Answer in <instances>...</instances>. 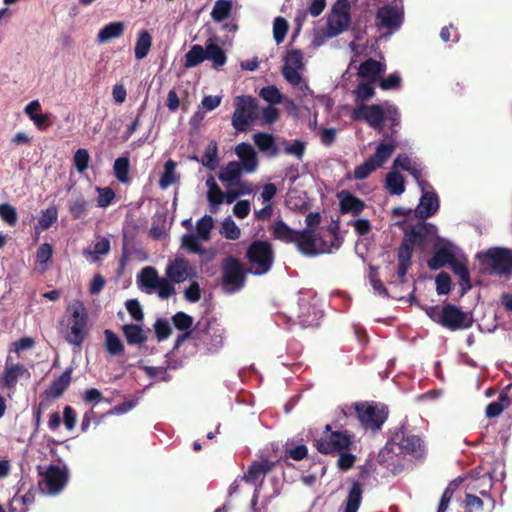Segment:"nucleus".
<instances>
[{
    "mask_svg": "<svg viewBox=\"0 0 512 512\" xmlns=\"http://www.w3.org/2000/svg\"><path fill=\"white\" fill-rule=\"evenodd\" d=\"M105 342L104 346L106 351L112 356L123 354L124 345L118 335L110 329L104 330Z\"/></svg>",
    "mask_w": 512,
    "mask_h": 512,
    "instance_id": "35",
    "label": "nucleus"
},
{
    "mask_svg": "<svg viewBox=\"0 0 512 512\" xmlns=\"http://www.w3.org/2000/svg\"><path fill=\"white\" fill-rule=\"evenodd\" d=\"M154 330L158 341H163L167 339L172 332L169 323L162 318L156 320L154 324Z\"/></svg>",
    "mask_w": 512,
    "mask_h": 512,
    "instance_id": "64",
    "label": "nucleus"
},
{
    "mask_svg": "<svg viewBox=\"0 0 512 512\" xmlns=\"http://www.w3.org/2000/svg\"><path fill=\"white\" fill-rule=\"evenodd\" d=\"M73 368L68 367L58 378L54 379L44 391L46 398L57 399L63 395L71 383Z\"/></svg>",
    "mask_w": 512,
    "mask_h": 512,
    "instance_id": "21",
    "label": "nucleus"
},
{
    "mask_svg": "<svg viewBox=\"0 0 512 512\" xmlns=\"http://www.w3.org/2000/svg\"><path fill=\"white\" fill-rule=\"evenodd\" d=\"M259 96L269 103V105H275L279 104L283 100V96L279 89L276 86H266L263 87L260 92Z\"/></svg>",
    "mask_w": 512,
    "mask_h": 512,
    "instance_id": "51",
    "label": "nucleus"
},
{
    "mask_svg": "<svg viewBox=\"0 0 512 512\" xmlns=\"http://www.w3.org/2000/svg\"><path fill=\"white\" fill-rule=\"evenodd\" d=\"M232 116V126L239 132H245L258 118V103L252 96H237Z\"/></svg>",
    "mask_w": 512,
    "mask_h": 512,
    "instance_id": "9",
    "label": "nucleus"
},
{
    "mask_svg": "<svg viewBox=\"0 0 512 512\" xmlns=\"http://www.w3.org/2000/svg\"><path fill=\"white\" fill-rule=\"evenodd\" d=\"M396 143L394 141L389 143H380L376 151L369 158L373 160V162L380 167L389 157L392 155L394 150L396 149Z\"/></svg>",
    "mask_w": 512,
    "mask_h": 512,
    "instance_id": "40",
    "label": "nucleus"
},
{
    "mask_svg": "<svg viewBox=\"0 0 512 512\" xmlns=\"http://www.w3.org/2000/svg\"><path fill=\"white\" fill-rule=\"evenodd\" d=\"M385 69V64L373 58H369L360 64L358 75L362 78L368 79L370 82H376L378 80V76L384 73Z\"/></svg>",
    "mask_w": 512,
    "mask_h": 512,
    "instance_id": "27",
    "label": "nucleus"
},
{
    "mask_svg": "<svg viewBox=\"0 0 512 512\" xmlns=\"http://www.w3.org/2000/svg\"><path fill=\"white\" fill-rule=\"evenodd\" d=\"M455 254L449 244L435 247L433 256L428 260L427 265L431 270H438L454 261Z\"/></svg>",
    "mask_w": 512,
    "mask_h": 512,
    "instance_id": "23",
    "label": "nucleus"
},
{
    "mask_svg": "<svg viewBox=\"0 0 512 512\" xmlns=\"http://www.w3.org/2000/svg\"><path fill=\"white\" fill-rule=\"evenodd\" d=\"M254 143L260 151L268 152L271 151L272 155L277 154V147L275 146V140L273 135L259 132L254 135Z\"/></svg>",
    "mask_w": 512,
    "mask_h": 512,
    "instance_id": "43",
    "label": "nucleus"
},
{
    "mask_svg": "<svg viewBox=\"0 0 512 512\" xmlns=\"http://www.w3.org/2000/svg\"><path fill=\"white\" fill-rule=\"evenodd\" d=\"M58 219V210L55 206L48 207L41 211L38 219V227L41 230H48Z\"/></svg>",
    "mask_w": 512,
    "mask_h": 512,
    "instance_id": "46",
    "label": "nucleus"
},
{
    "mask_svg": "<svg viewBox=\"0 0 512 512\" xmlns=\"http://www.w3.org/2000/svg\"><path fill=\"white\" fill-rule=\"evenodd\" d=\"M187 339L194 340L195 347L203 350L205 354H214L223 346L221 330L210 322L205 323L204 326L201 322H198L192 331L178 335L173 349H178Z\"/></svg>",
    "mask_w": 512,
    "mask_h": 512,
    "instance_id": "4",
    "label": "nucleus"
},
{
    "mask_svg": "<svg viewBox=\"0 0 512 512\" xmlns=\"http://www.w3.org/2000/svg\"><path fill=\"white\" fill-rule=\"evenodd\" d=\"M207 58L206 47L203 48L199 44L193 45L185 54V68H192L202 63Z\"/></svg>",
    "mask_w": 512,
    "mask_h": 512,
    "instance_id": "37",
    "label": "nucleus"
},
{
    "mask_svg": "<svg viewBox=\"0 0 512 512\" xmlns=\"http://www.w3.org/2000/svg\"><path fill=\"white\" fill-rule=\"evenodd\" d=\"M235 151L237 156L241 160L240 164L242 168L248 173L254 172L257 167L258 161L256 153L252 146L247 143H240L239 145H237Z\"/></svg>",
    "mask_w": 512,
    "mask_h": 512,
    "instance_id": "25",
    "label": "nucleus"
},
{
    "mask_svg": "<svg viewBox=\"0 0 512 512\" xmlns=\"http://www.w3.org/2000/svg\"><path fill=\"white\" fill-rule=\"evenodd\" d=\"M351 118L354 121H364L371 128L381 131L385 123V110L378 104H361L352 111Z\"/></svg>",
    "mask_w": 512,
    "mask_h": 512,
    "instance_id": "16",
    "label": "nucleus"
},
{
    "mask_svg": "<svg viewBox=\"0 0 512 512\" xmlns=\"http://www.w3.org/2000/svg\"><path fill=\"white\" fill-rule=\"evenodd\" d=\"M22 378H30V372L27 367L16 362L11 354H8L5 359L4 369L0 375V387L3 391H7L8 397L15 392L17 383Z\"/></svg>",
    "mask_w": 512,
    "mask_h": 512,
    "instance_id": "13",
    "label": "nucleus"
},
{
    "mask_svg": "<svg viewBox=\"0 0 512 512\" xmlns=\"http://www.w3.org/2000/svg\"><path fill=\"white\" fill-rule=\"evenodd\" d=\"M96 190L98 192L97 205L102 208L111 205L115 198V192L113 191V189L110 187H97Z\"/></svg>",
    "mask_w": 512,
    "mask_h": 512,
    "instance_id": "63",
    "label": "nucleus"
},
{
    "mask_svg": "<svg viewBox=\"0 0 512 512\" xmlns=\"http://www.w3.org/2000/svg\"><path fill=\"white\" fill-rule=\"evenodd\" d=\"M431 228L432 225L429 223H418L409 230H406L398 251L413 256L414 247L416 245L424 246Z\"/></svg>",
    "mask_w": 512,
    "mask_h": 512,
    "instance_id": "17",
    "label": "nucleus"
},
{
    "mask_svg": "<svg viewBox=\"0 0 512 512\" xmlns=\"http://www.w3.org/2000/svg\"><path fill=\"white\" fill-rule=\"evenodd\" d=\"M339 199L340 212L358 216L365 209V203L349 191L342 190L337 194Z\"/></svg>",
    "mask_w": 512,
    "mask_h": 512,
    "instance_id": "19",
    "label": "nucleus"
},
{
    "mask_svg": "<svg viewBox=\"0 0 512 512\" xmlns=\"http://www.w3.org/2000/svg\"><path fill=\"white\" fill-rule=\"evenodd\" d=\"M274 239L290 244L294 243L297 231L290 228L283 220H275L271 227Z\"/></svg>",
    "mask_w": 512,
    "mask_h": 512,
    "instance_id": "30",
    "label": "nucleus"
},
{
    "mask_svg": "<svg viewBox=\"0 0 512 512\" xmlns=\"http://www.w3.org/2000/svg\"><path fill=\"white\" fill-rule=\"evenodd\" d=\"M213 225L214 220L212 216L204 215L201 219L197 221V236L203 241H208L211 236V230L213 228Z\"/></svg>",
    "mask_w": 512,
    "mask_h": 512,
    "instance_id": "48",
    "label": "nucleus"
},
{
    "mask_svg": "<svg viewBox=\"0 0 512 512\" xmlns=\"http://www.w3.org/2000/svg\"><path fill=\"white\" fill-rule=\"evenodd\" d=\"M351 24V4L348 0H336L327 17V36L336 37Z\"/></svg>",
    "mask_w": 512,
    "mask_h": 512,
    "instance_id": "12",
    "label": "nucleus"
},
{
    "mask_svg": "<svg viewBox=\"0 0 512 512\" xmlns=\"http://www.w3.org/2000/svg\"><path fill=\"white\" fill-rule=\"evenodd\" d=\"M242 166L239 162L231 161L219 173V180L221 182L227 183L229 186H236V183L239 182Z\"/></svg>",
    "mask_w": 512,
    "mask_h": 512,
    "instance_id": "32",
    "label": "nucleus"
},
{
    "mask_svg": "<svg viewBox=\"0 0 512 512\" xmlns=\"http://www.w3.org/2000/svg\"><path fill=\"white\" fill-rule=\"evenodd\" d=\"M440 325L450 331L469 329L473 325L471 313L464 312L460 307L447 303L442 306Z\"/></svg>",
    "mask_w": 512,
    "mask_h": 512,
    "instance_id": "14",
    "label": "nucleus"
},
{
    "mask_svg": "<svg viewBox=\"0 0 512 512\" xmlns=\"http://www.w3.org/2000/svg\"><path fill=\"white\" fill-rule=\"evenodd\" d=\"M289 25L283 17H277L273 23V37L277 44L281 43L288 31Z\"/></svg>",
    "mask_w": 512,
    "mask_h": 512,
    "instance_id": "58",
    "label": "nucleus"
},
{
    "mask_svg": "<svg viewBox=\"0 0 512 512\" xmlns=\"http://www.w3.org/2000/svg\"><path fill=\"white\" fill-rule=\"evenodd\" d=\"M90 156L86 149H78L73 157V163L78 172H84L89 165Z\"/></svg>",
    "mask_w": 512,
    "mask_h": 512,
    "instance_id": "61",
    "label": "nucleus"
},
{
    "mask_svg": "<svg viewBox=\"0 0 512 512\" xmlns=\"http://www.w3.org/2000/svg\"><path fill=\"white\" fill-rule=\"evenodd\" d=\"M374 82H361L357 85L354 90V94L357 100L367 101L375 95V89L372 86Z\"/></svg>",
    "mask_w": 512,
    "mask_h": 512,
    "instance_id": "56",
    "label": "nucleus"
},
{
    "mask_svg": "<svg viewBox=\"0 0 512 512\" xmlns=\"http://www.w3.org/2000/svg\"><path fill=\"white\" fill-rule=\"evenodd\" d=\"M325 7L326 0H311L307 11L298 12L296 21L300 24V21L305 19L307 13L313 17H317L324 11Z\"/></svg>",
    "mask_w": 512,
    "mask_h": 512,
    "instance_id": "52",
    "label": "nucleus"
},
{
    "mask_svg": "<svg viewBox=\"0 0 512 512\" xmlns=\"http://www.w3.org/2000/svg\"><path fill=\"white\" fill-rule=\"evenodd\" d=\"M88 206V201H86L83 197H78L69 205V213L73 219H80L86 214Z\"/></svg>",
    "mask_w": 512,
    "mask_h": 512,
    "instance_id": "59",
    "label": "nucleus"
},
{
    "mask_svg": "<svg viewBox=\"0 0 512 512\" xmlns=\"http://www.w3.org/2000/svg\"><path fill=\"white\" fill-rule=\"evenodd\" d=\"M397 258H398V268H397V275L400 278V282L404 283L405 276L408 272V269L412 265V256L397 251Z\"/></svg>",
    "mask_w": 512,
    "mask_h": 512,
    "instance_id": "54",
    "label": "nucleus"
},
{
    "mask_svg": "<svg viewBox=\"0 0 512 512\" xmlns=\"http://www.w3.org/2000/svg\"><path fill=\"white\" fill-rule=\"evenodd\" d=\"M0 218L9 226H15L18 220L15 207L9 203L0 204Z\"/></svg>",
    "mask_w": 512,
    "mask_h": 512,
    "instance_id": "57",
    "label": "nucleus"
},
{
    "mask_svg": "<svg viewBox=\"0 0 512 512\" xmlns=\"http://www.w3.org/2000/svg\"><path fill=\"white\" fill-rule=\"evenodd\" d=\"M300 314L298 315L299 324L303 328L318 327L319 321L323 317L320 310L316 309L309 303L300 305Z\"/></svg>",
    "mask_w": 512,
    "mask_h": 512,
    "instance_id": "26",
    "label": "nucleus"
},
{
    "mask_svg": "<svg viewBox=\"0 0 512 512\" xmlns=\"http://www.w3.org/2000/svg\"><path fill=\"white\" fill-rule=\"evenodd\" d=\"M363 489L358 481H354L345 499L344 512H357L362 501Z\"/></svg>",
    "mask_w": 512,
    "mask_h": 512,
    "instance_id": "34",
    "label": "nucleus"
},
{
    "mask_svg": "<svg viewBox=\"0 0 512 512\" xmlns=\"http://www.w3.org/2000/svg\"><path fill=\"white\" fill-rule=\"evenodd\" d=\"M317 451L324 455H336L338 452L350 450L353 445V435L347 430H332L327 424L319 438L313 440Z\"/></svg>",
    "mask_w": 512,
    "mask_h": 512,
    "instance_id": "6",
    "label": "nucleus"
},
{
    "mask_svg": "<svg viewBox=\"0 0 512 512\" xmlns=\"http://www.w3.org/2000/svg\"><path fill=\"white\" fill-rule=\"evenodd\" d=\"M483 265L490 268V272L497 275L512 273V251L507 248L495 247L478 255Z\"/></svg>",
    "mask_w": 512,
    "mask_h": 512,
    "instance_id": "11",
    "label": "nucleus"
},
{
    "mask_svg": "<svg viewBox=\"0 0 512 512\" xmlns=\"http://www.w3.org/2000/svg\"><path fill=\"white\" fill-rule=\"evenodd\" d=\"M199 237L194 234H184L181 238V245L189 253L203 254L204 249L199 242Z\"/></svg>",
    "mask_w": 512,
    "mask_h": 512,
    "instance_id": "49",
    "label": "nucleus"
},
{
    "mask_svg": "<svg viewBox=\"0 0 512 512\" xmlns=\"http://www.w3.org/2000/svg\"><path fill=\"white\" fill-rule=\"evenodd\" d=\"M328 231L331 235V240L327 241L320 235H317L314 229H303L297 231L294 243L297 249L305 256L315 257L321 254H330L334 250H338L343 239L339 235V227L329 226Z\"/></svg>",
    "mask_w": 512,
    "mask_h": 512,
    "instance_id": "2",
    "label": "nucleus"
},
{
    "mask_svg": "<svg viewBox=\"0 0 512 512\" xmlns=\"http://www.w3.org/2000/svg\"><path fill=\"white\" fill-rule=\"evenodd\" d=\"M114 176L116 179L124 184L130 182V161L128 157H119L115 160L113 165Z\"/></svg>",
    "mask_w": 512,
    "mask_h": 512,
    "instance_id": "42",
    "label": "nucleus"
},
{
    "mask_svg": "<svg viewBox=\"0 0 512 512\" xmlns=\"http://www.w3.org/2000/svg\"><path fill=\"white\" fill-rule=\"evenodd\" d=\"M190 266L187 260L177 258L166 268V275L171 282H184L189 276Z\"/></svg>",
    "mask_w": 512,
    "mask_h": 512,
    "instance_id": "24",
    "label": "nucleus"
},
{
    "mask_svg": "<svg viewBox=\"0 0 512 512\" xmlns=\"http://www.w3.org/2000/svg\"><path fill=\"white\" fill-rule=\"evenodd\" d=\"M122 332L129 345H142L148 339L146 332L137 324H125Z\"/></svg>",
    "mask_w": 512,
    "mask_h": 512,
    "instance_id": "31",
    "label": "nucleus"
},
{
    "mask_svg": "<svg viewBox=\"0 0 512 512\" xmlns=\"http://www.w3.org/2000/svg\"><path fill=\"white\" fill-rule=\"evenodd\" d=\"M385 187L391 195H401L405 191L404 177L399 172H389L386 176Z\"/></svg>",
    "mask_w": 512,
    "mask_h": 512,
    "instance_id": "39",
    "label": "nucleus"
},
{
    "mask_svg": "<svg viewBox=\"0 0 512 512\" xmlns=\"http://www.w3.org/2000/svg\"><path fill=\"white\" fill-rule=\"evenodd\" d=\"M206 53V59L212 61L215 68L225 65L227 57L225 51L218 44L213 43L212 41L207 42Z\"/></svg>",
    "mask_w": 512,
    "mask_h": 512,
    "instance_id": "38",
    "label": "nucleus"
},
{
    "mask_svg": "<svg viewBox=\"0 0 512 512\" xmlns=\"http://www.w3.org/2000/svg\"><path fill=\"white\" fill-rule=\"evenodd\" d=\"M349 451L350 450H345L337 453L339 455L337 460V467L341 471L350 470L356 462V456Z\"/></svg>",
    "mask_w": 512,
    "mask_h": 512,
    "instance_id": "60",
    "label": "nucleus"
},
{
    "mask_svg": "<svg viewBox=\"0 0 512 512\" xmlns=\"http://www.w3.org/2000/svg\"><path fill=\"white\" fill-rule=\"evenodd\" d=\"M277 461H271L269 459H262L260 461H254L249 467L247 472L243 475V480L247 483L257 484L259 486L263 483L266 475L271 472Z\"/></svg>",
    "mask_w": 512,
    "mask_h": 512,
    "instance_id": "18",
    "label": "nucleus"
},
{
    "mask_svg": "<svg viewBox=\"0 0 512 512\" xmlns=\"http://www.w3.org/2000/svg\"><path fill=\"white\" fill-rule=\"evenodd\" d=\"M159 279L160 277L157 270L152 266L144 267L138 274L139 287L146 293L156 291Z\"/></svg>",
    "mask_w": 512,
    "mask_h": 512,
    "instance_id": "28",
    "label": "nucleus"
},
{
    "mask_svg": "<svg viewBox=\"0 0 512 512\" xmlns=\"http://www.w3.org/2000/svg\"><path fill=\"white\" fill-rule=\"evenodd\" d=\"M439 209V198L435 192H424L419 205L415 209V216L426 219L433 216Z\"/></svg>",
    "mask_w": 512,
    "mask_h": 512,
    "instance_id": "20",
    "label": "nucleus"
},
{
    "mask_svg": "<svg viewBox=\"0 0 512 512\" xmlns=\"http://www.w3.org/2000/svg\"><path fill=\"white\" fill-rule=\"evenodd\" d=\"M172 323L176 329L180 331L188 332L192 331L193 317L185 312L179 311L172 316Z\"/></svg>",
    "mask_w": 512,
    "mask_h": 512,
    "instance_id": "50",
    "label": "nucleus"
},
{
    "mask_svg": "<svg viewBox=\"0 0 512 512\" xmlns=\"http://www.w3.org/2000/svg\"><path fill=\"white\" fill-rule=\"evenodd\" d=\"M68 315L59 321L58 331L69 344L81 347L89 332V315L80 300H74L66 309Z\"/></svg>",
    "mask_w": 512,
    "mask_h": 512,
    "instance_id": "1",
    "label": "nucleus"
},
{
    "mask_svg": "<svg viewBox=\"0 0 512 512\" xmlns=\"http://www.w3.org/2000/svg\"><path fill=\"white\" fill-rule=\"evenodd\" d=\"M341 411L345 416L351 415L354 411L361 426L373 432L382 428L389 414L386 405L373 401L357 402L351 406L346 405L341 408Z\"/></svg>",
    "mask_w": 512,
    "mask_h": 512,
    "instance_id": "5",
    "label": "nucleus"
},
{
    "mask_svg": "<svg viewBox=\"0 0 512 512\" xmlns=\"http://www.w3.org/2000/svg\"><path fill=\"white\" fill-rule=\"evenodd\" d=\"M232 6L231 0H217L211 11V18L215 22H223L230 16Z\"/></svg>",
    "mask_w": 512,
    "mask_h": 512,
    "instance_id": "41",
    "label": "nucleus"
},
{
    "mask_svg": "<svg viewBox=\"0 0 512 512\" xmlns=\"http://www.w3.org/2000/svg\"><path fill=\"white\" fill-rule=\"evenodd\" d=\"M378 166L373 162L372 159L368 158L364 163L358 165L354 169L353 177L356 180L366 179Z\"/></svg>",
    "mask_w": 512,
    "mask_h": 512,
    "instance_id": "55",
    "label": "nucleus"
},
{
    "mask_svg": "<svg viewBox=\"0 0 512 512\" xmlns=\"http://www.w3.org/2000/svg\"><path fill=\"white\" fill-rule=\"evenodd\" d=\"M251 270L245 269L241 261L232 255L225 257L221 263V286L225 293L239 292L246 284L247 274Z\"/></svg>",
    "mask_w": 512,
    "mask_h": 512,
    "instance_id": "7",
    "label": "nucleus"
},
{
    "mask_svg": "<svg viewBox=\"0 0 512 512\" xmlns=\"http://www.w3.org/2000/svg\"><path fill=\"white\" fill-rule=\"evenodd\" d=\"M124 29L125 25L123 22H110L99 30L97 34V42L99 44H104L113 39H117L123 35Z\"/></svg>",
    "mask_w": 512,
    "mask_h": 512,
    "instance_id": "29",
    "label": "nucleus"
},
{
    "mask_svg": "<svg viewBox=\"0 0 512 512\" xmlns=\"http://www.w3.org/2000/svg\"><path fill=\"white\" fill-rule=\"evenodd\" d=\"M460 279V285L462 287L461 295H464L467 293L471 288V279H470V272L466 266V264L462 261H459L456 257L454 258V261L451 262L449 265Z\"/></svg>",
    "mask_w": 512,
    "mask_h": 512,
    "instance_id": "33",
    "label": "nucleus"
},
{
    "mask_svg": "<svg viewBox=\"0 0 512 512\" xmlns=\"http://www.w3.org/2000/svg\"><path fill=\"white\" fill-rule=\"evenodd\" d=\"M176 163L169 159L164 165V172L159 180V187L162 190L167 189L170 185L174 184L177 180L175 174Z\"/></svg>",
    "mask_w": 512,
    "mask_h": 512,
    "instance_id": "44",
    "label": "nucleus"
},
{
    "mask_svg": "<svg viewBox=\"0 0 512 512\" xmlns=\"http://www.w3.org/2000/svg\"><path fill=\"white\" fill-rule=\"evenodd\" d=\"M376 19L382 27L398 29L402 24V14L392 6H383L377 10Z\"/></svg>",
    "mask_w": 512,
    "mask_h": 512,
    "instance_id": "22",
    "label": "nucleus"
},
{
    "mask_svg": "<svg viewBox=\"0 0 512 512\" xmlns=\"http://www.w3.org/2000/svg\"><path fill=\"white\" fill-rule=\"evenodd\" d=\"M425 453V446L422 439L413 434L404 432L396 433L380 450L378 462L389 465L393 458L398 455L409 454L414 458H421Z\"/></svg>",
    "mask_w": 512,
    "mask_h": 512,
    "instance_id": "3",
    "label": "nucleus"
},
{
    "mask_svg": "<svg viewBox=\"0 0 512 512\" xmlns=\"http://www.w3.org/2000/svg\"><path fill=\"white\" fill-rule=\"evenodd\" d=\"M152 46V37L147 30H143L139 33L136 45L134 48V55L137 60L145 58Z\"/></svg>",
    "mask_w": 512,
    "mask_h": 512,
    "instance_id": "36",
    "label": "nucleus"
},
{
    "mask_svg": "<svg viewBox=\"0 0 512 512\" xmlns=\"http://www.w3.org/2000/svg\"><path fill=\"white\" fill-rule=\"evenodd\" d=\"M218 147L215 141H211L204 151V155L201 158L203 166L210 170H214L217 165Z\"/></svg>",
    "mask_w": 512,
    "mask_h": 512,
    "instance_id": "45",
    "label": "nucleus"
},
{
    "mask_svg": "<svg viewBox=\"0 0 512 512\" xmlns=\"http://www.w3.org/2000/svg\"><path fill=\"white\" fill-rule=\"evenodd\" d=\"M43 479L39 482V488L48 495L59 494L67 485L68 473L57 465H49L44 473H40Z\"/></svg>",
    "mask_w": 512,
    "mask_h": 512,
    "instance_id": "15",
    "label": "nucleus"
},
{
    "mask_svg": "<svg viewBox=\"0 0 512 512\" xmlns=\"http://www.w3.org/2000/svg\"><path fill=\"white\" fill-rule=\"evenodd\" d=\"M304 68L303 53L299 49L288 50L284 57L282 74L285 80L292 86L299 87L304 95L310 91L308 84L300 74Z\"/></svg>",
    "mask_w": 512,
    "mask_h": 512,
    "instance_id": "10",
    "label": "nucleus"
},
{
    "mask_svg": "<svg viewBox=\"0 0 512 512\" xmlns=\"http://www.w3.org/2000/svg\"><path fill=\"white\" fill-rule=\"evenodd\" d=\"M221 234L229 240H237L241 235L240 228L231 218H226L221 227Z\"/></svg>",
    "mask_w": 512,
    "mask_h": 512,
    "instance_id": "53",
    "label": "nucleus"
},
{
    "mask_svg": "<svg viewBox=\"0 0 512 512\" xmlns=\"http://www.w3.org/2000/svg\"><path fill=\"white\" fill-rule=\"evenodd\" d=\"M246 258L251 265L249 270L253 275H264L271 270L274 264L273 246L268 241L255 240L247 248Z\"/></svg>",
    "mask_w": 512,
    "mask_h": 512,
    "instance_id": "8",
    "label": "nucleus"
},
{
    "mask_svg": "<svg viewBox=\"0 0 512 512\" xmlns=\"http://www.w3.org/2000/svg\"><path fill=\"white\" fill-rule=\"evenodd\" d=\"M509 404V397L505 393H501L497 401L491 402L487 405L485 413L488 418H494L499 416L506 405Z\"/></svg>",
    "mask_w": 512,
    "mask_h": 512,
    "instance_id": "47",
    "label": "nucleus"
},
{
    "mask_svg": "<svg viewBox=\"0 0 512 512\" xmlns=\"http://www.w3.org/2000/svg\"><path fill=\"white\" fill-rule=\"evenodd\" d=\"M438 295H446L451 290V278L448 273L440 272L435 279Z\"/></svg>",
    "mask_w": 512,
    "mask_h": 512,
    "instance_id": "62",
    "label": "nucleus"
}]
</instances>
